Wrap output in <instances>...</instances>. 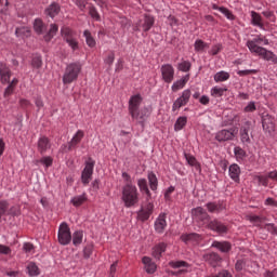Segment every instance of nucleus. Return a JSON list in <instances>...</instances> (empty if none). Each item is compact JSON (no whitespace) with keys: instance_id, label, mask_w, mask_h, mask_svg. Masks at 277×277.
Listing matches in <instances>:
<instances>
[{"instance_id":"nucleus-1","label":"nucleus","mask_w":277,"mask_h":277,"mask_svg":"<svg viewBox=\"0 0 277 277\" xmlns=\"http://www.w3.org/2000/svg\"><path fill=\"white\" fill-rule=\"evenodd\" d=\"M140 105H142V95H132L129 100L128 111L132 120L144 129L148 118H150V114H153V107L144 106L140 108Z\"/></svg>"},{"instance_id":"nucleus-2","label":"nucleus","mask_w":277,"mask_h":277,"mask_svg":"<svg viewBox=\"0 0 277 277\" xmlns=\"http://www.w3.org/2000/svg\"><path fill=\"white\" fill-rule=\"evenodd\" d=\"M261 42L267 47V44H269V39L263 37L262 35H258L255 38L248 40L246 42V47L249 49L250 53H255V55H259L262 60L277 64L276 54L263 47H260L259 44H261Z\"/></svg>"},{"instance_id":"nucleus-3","label":"nucleus","mask_w":277,"mask_h":277,"mask_svg":"<svg viewBox=\"0 0 277 277\" xmlns=\"http://www.w3.org/2000/svg\"><path fill=\"white\" fill-rule=\"evenodd\" d=\"M121 200L127 209L135 207L140 202V192H137V186L133 184H126L122 187Z\"/></svg>"},{"instance_id":"nucleus-4","label":"nucleus","mask_w":277,"mask_h":277,"mask_svg":"<svg viewBox=\"0 0 277 277\" xmlns=\"http://www.w3.org/2000/svg\"><path fill=\"white\" fill-rule=\"evenodd\" d=\"M81 68H83V66L79 62L68 64L63 75L64 85H68L74 81H77V79H79V74L81 72Z\"/></svg>"},{"instance_id":"nucleus-5","label":"nucleus","mask_w":277,"mask_h":277,"mask_svg":"<svg viewBox=\"0 0 277 277\" xmlns=\"http://www.w3.org/2000/svg\"><path fill=\"white\" fill-rule=\"evenodd\" d=\"M57 239L61 246H68V243L72 241V234H70V227L68 226V223H61L58 227Z\"/></svg>"},{"instance_id":"nucleus-6","label":"nucleus","mask_w":277,"mask_h":277,"mask_svg":"<svg viewBox=\"0 0 277 277\" xmlns=\"http://www.w3.org/2000/svg\"><path fill=\"white\" fill-rule=\"evenodd\" d=\"M155 25V17L153 15L145 14L143 18L138 19L134 26V31H150Z\"/></svg>"},{"instance_id":"nucleus-7","label":"nucleus","mask_w":277,"mask_h":277,"mask_svg":"<svg viewBox=\"0 0 277 277\" xmlns=\"http://www.w3.org/2000/svg\"><path fill=\"white\" fill-rule=\"evenodd\" d=\"M94 174V161L91 158L85 162V167L81 173L82 185H90L92 175Z\"/></svg>"},{"instance_id":"nucleus-8","label":"nucleus","mask_w":277,"mask_h":277,"mask_svg":"<svg viewBox=\"0 0 277 277\" xmlns=\"http://www.w3.org/2000/svg\"><path fill=\"white\" fill-rule=\"evenodd\" d=\"M189 98H192V91L186 89L182 92V95L175 100L172 105V111H176V109H181V107H185L189 103Z\"/></svg>"},{"instance_id":"nucleus-9","label":"nucleus","mask_w":277,"mask_h":277,"mask_svg":"<svg viewBox=\"0 0 277 277\" xmlns=\"http://www.w3.org/2000/svg\"><path fill=\"white\" fill-rule=\"evenodd\" d=\"M154 209L155 205L147 199V202L143 205L141 210L137 212V219L141 220V222H146L150 219V215H153Z\"/></svg>"},{"instance_id":"nucleus-10","label":"nucleus","mask_w":277,"mask_h":277,"mask_svg":"<svg viewBox=\"0 0 277 277\" xmlns=\"http://www.w3.org/2000/svg\"><path fill=\"white\" fill-rule=\"evenodd\" d=\"M160 72L164 83H172L174 81V67L171 64L161 65Z\"/></svg>"},{"instance_id":"nucleus-11","label":"nucleus","mask_w":277,"mask_h":277,"mask_svg":"<svg viewBox=\"0 0 277 277\" xmlns=\"http://www.w3.org/2000/svg\"><path fill=\"white\" fill-rule=\"evenodd\" d=\"M208 228L214 233H217L219 235H225V233H228V227L217 220L210 221L208 223Z\"/></svg>"},{"instance_id":"nucleus-12","label":"nucleus","mask_w":277,"mask_h":277,"mask_svg":"<svg viewBox=\"0 0 277 277\" xmlns=\"http://www.w3.org/2000/svg\"><path fill=\"white\" fill-rule=\"evenodd\" d=\"M10 77H12V70L3 62H0V81L3 85L10 83Z\"/></svg>"},{"instance_id":"nucleus-13","label":"nucleus","mask_w":277,"mask_h":277,"mask_svg":"<svg viewBox=\"0 0 277 277\" xmlns=\"http://www.w3.org/2000/svg\"><path fill=\"white\" fill-rule=\"evenodd\" d=\"M262 127L265 133H268L269 135L273 134L274 129L276 126L274 124V117L271 115H265L262 117Z\"/></svg>"},{"instance_id":"nucleus-14","label":"nucleus","mask_w":277,"mask_h":277,"mask_svg":"<svg viewBox=\"0 0 277 277\" xmlns=\"http://www.w3.org/2000/svg\"><path fill=\"white\" fill-rule=\"evenodd\" d=\"M62 12V6H60V3L57 2H52L47 6L44 10L45 16H49L50 18H55Z\"/></svg>"},{"instance_id":"nucleus-15","label":"nucleus","mask_w":277,"mask_h":277,"mask_svg":"<svg viewBox=\"0 0 277 277\" xmlns=\"http://www.w3.org/2000/svg\"><path fill=\"white\" fill-rule=\"evenodd\" d=\"M193 215L195 220H199V222H202L203 224H207V222H209V213H207V210L202 207L195 208L193 210Z\"/></svg>"},{"instance_id":"nucleus-16","label":"nucleus","mask_w":277,"mask_h":277,"mask_svg":"<svg viewBox=\"0 0 277 277\" xmlns=\"http://www.w3.org/2000/svg\"><path fill=\"white\" fill-rule=\"evenodd\" d=\"M203 261H206V263H209V265H211L212 267H217V265L222 263V256H220V254L215 252H212V253L205 254Z\"/></svg>"},{"instance_id":"nucleus-17","label":"nucleus","mask_w":277,"mask_h":277,"mask_svg":"<svg viewBox=\"0 0 277 277\" xmlns=\"http://www.w3.org/2000/svg\"><path fill=\"white\" fill-rule=\"evenodd\" d=\"M181 239L184 243H200V241H202V236L197 233L184 234L181 236Z\"/></svg>"},{"instance_id":"nucleus-18","label":"nucleus","mask_w":277,"mask_h":277,"mask_svg":"<svg viewBox=\"0 0 277 277\" xmlns=\"http://www.w3.org/2000/svg\"><path fill=\"white\" fill-rule=\"evenodd\" d=\"M168 226V222L166 221V214H160L158 219L155 222V230L159 235L163 234V230H166Z\"/></svg>"},{"instance_id":"nucleus-19","label":"nucleus","mask_w":277,"mask_h":277,"mask_svg":"<svg viewBox=\"0 0 277 277\" xmlns=\"http://www.w3.org/2000/svg\"><path fill=\"white\" fill-rule=\"evenodd\" d=\"M237 129L221 130L215 140H233L237 135Z\"/></svg>"},{"instance_id":"nucleus-20","label":"nucleus","mask_w":277,"mask_h":277,"mask_svg":"<svg viewBox=\"0 0 277 277\" xmlns=\"http://www.w3.org/2000/svg\"><path fill=\"white\" fill-rule=\"evenodd\" d=\"M251 25L259 27L265 31V25H263V17L256 11H251Z\"/></svg>"},{"instance_id":"nucleus-21","label":"nucleus","mask_w":277,"mask_h":277,"mask_svg":"<svg viewBox=\"0 0 277 277\" xmlns=\"http://www.w3.org/2000/svg\"><path fill=\"white\" fill-rule=\"evenodd\" d=\"M188 81H189V74L183 76L181 79L173 82L171 87L172 92H179V90H183V88L187 85Z\"/></svg>"},{"instance_id":"nucleus-22","label":"nucleus","mask_w":277,"mask_h":277,"mask_svg":"<svg viewBox=\"0 0 277 277\" xmlns=\"http://www.w3.org/2000/svg\"><path fill=\"white\" fill-rule=\"evenodd\" d=\"M209 213H220L226 209V205L224 202L219 201V202H208L206 205Z\"/></svg>"},{"instance_id":"nucleus-23","label":"nucleus","mask_w":277,"mask_h":277,"mask_svg":"<svg viewBox=\"0 0 277 277\" xmlns=\"http://www.w3.org/2000/svg\"><path fill=\"white\" fill-rule=\"evenodd\" d=\"M61 36L64 42H68L69 40H74L75 38H77V32L70 29V27H63L61 28Z\"/></svg>"},{"instance_id":"nucleus-24","label":"nucleus","mask_w":277,"mask_h":277,"mask_svg":"<svg viewBox=\"0 0 277 277\" xmlns=\"http://www.w3.org/2000/svg\"><path fill=\"white\" fill-rule=\"evenodd\" d=\"M229 176L232 181H235V183H239V176L241 174V168H239V164L234 163L228 169Z\"/></svg>"},{"instance_id":"nucleus-25","label":"nucleus","mask_w":277,"mask_h":277,"mask_svg":"<svg viewBox=\"0 0 277 277\" xmlns=\"http://www.w3.org/2000/svg\"><path fill=\"white\" fill-rule=\"evenodd\" d=\"M142 263L145 265V272H147V274H155L157 271V264H155L150 258L144 256Z\"/></svg>"},{"instance_id":"nucleus-26","label":"nucleus","mask_w":277,"mask_h":277,"mask_svg":"<svg viewBox=\"0 0 277 277\" xmlns=\"http://www.w3.org/2000/svg\"><path fill=\"white\" fill-rule=\"evenodd\" d=\"M16 85H18V79L13 78L12 81H10L9 78L8 87L4 89L3 92L4 98H8V96H12V94H14V88H16Z\"/></svg>"},{"instance_id":"nucleus-27","label":"nucleus","mask_w":277,"mask_h":277,"mask_svg":"<svg viewBox=\"0 0 277 277\" xmlns=\"http://www.w3.org/2000/svg\"><path fill=\"white\" fill-rule=\"evenodd\" d=\"M252 133V128L250 121H246L240 128V138L250 140V134Z\"/></svg>"},{"instance_id":"nucleus-28","label":"nucleus","mask_w":277,"mask_h":277,"mask_svg":"<svg viewBox=\"0 0 277 277\" xmlns=\"http://www.w3.org/2000/svg\"><path fill=\"white\" fill-rule=\"evenodd\" d=\"M212 10H217L219 12H221V14H224L227 21H235V15L226 6H219L217 4L213 3Z\"/></svg>"},{"instance_id":"nucleus-29","label":"nucleus","mask_w":277,"mask_h":277,"mask_svg":"<svg viewBox=\"0 0 277 277\" xmlns=\"http://www.w3.org/2000/svg\"><path fill=\"white\" fill-rule=\"evenodd\" d=\"M57 31H60V27L57 26V24H51L50 29L43 37L45 42H51V40H53V38L57 36Z\"/></svg>"},{"instance_id":"nucleus-30","label":"nucleus","mask_w":277,"mask_h":277,"mask_svg":"<svg viewBox=\"0 0 277 277\" xmlns=\"http://www.w3.org/2000/svg\"><path fill=\"white\" fill-rule=\"evenodd\" d=\"M212 248H216L221 252H230V249L233 248L228 241H214L212 243Z\"/></svg>"},{"instance_id":"nucleus-31","label":"nucleus","mask_w":277,"mask_h":277,"mask_svg":"<svg viewBox=\"0 0 277 277\" xmlns=\"http://www.w3.org/2000/svg\"><path fill=\"white\" fill-rule=\"evenodd\" d=\"M137 185H138L140 192H142V194H146L147 198H150L151 194H150V189H148V182L146 181V179H140L137 181Z\"/></svg>"},{"instance_id":"nucleus-32","label":"nucleus","mask_w":277,"mask_h":277,"mask_svg":"<svg viewBox=\"0 0 277 277\" xmlns=\"http://www.w3.org/2000/svg\"><path fill=\"white\" fill-rule=\"evenodd\" d=\"M196 53H205L209 49V43L205 42L202 39H197L194 43Z\"/></svg>"},{"instance_id":"nucleus-33","label":"nucleus","mask_w":277,"mask_h":277,"mask_svg":"<svg viewBox=\"0 0 277 277\" xmlns=\"http://www.w3.org/2000/svg\"><path fill=\"white\" fill-rule=\"evenodd\" d=\"M229 79H230V74H228V71L221 70L214 75L215 83H222L224 81H228Z\"/></svg>"},{"instance_id":"nucleus-34","label":"nucleus","mask_w":277,"mask_h":277,"mask_svg":"<svg viewBox=\"0 0 277 277\" xmlns=\"http://www.w3.org/2000/svg\"><path fill=\"white\" fill-rule=\"evenodd\" d=\"M34 29H35L36 34H38L40 36L42 34H44V31H47V25H44L42 19L37 18V19H35V23H34Z\"/></svg>"},{"instance_id":"nucleus-35","label":"nucleus","mask_w":277,"mask_h":277,"mask_svg":"<svg viewBox=\"0 0 277 277\" xmlns=\"http://www.w3.org/2000/svg\"><path fill=\"white\" fill-rule=\"evenodd\" d=\"M147 179L149 181V187L151 192H157V187L159 185V182L157 180V175L154 172H149L147 175Z\"/></svg>"},{"instance_id":"nucleus-36","label":"nucleus","mask_w":277,"mask_h":277,"mask_svg":"<svg viewBox=\"0 0 277 277\" xmlns=\"http://www.w3.org/2000/svg\"><path fill=\"white\" fill-rule=\"evenodd\" d=\"M167 245L164 242H160L153 249V256L155 259H161V253L166 252Z\"/></svg>"},{"instance_id":"nucleus-37","label":"nucleus","mask_w":277,"mask_h":277,"mask_svg":"<svg viewBox=\"0 0 277 277\" xmlns=\"http://www.w3.org/2000/svg\"><path fill=\"white\" fill-rule=\"evenodd\" d=\"M187 126V117L182 116L179 117L174 123V131H183L185 127Z\"/></svg>"},{"instance_id":"nucleus-38","label":"nucleus","mask_w":277,"mask_h":277,"mask_svg":"<svg viewBox=\"0 0 277 277\" xmlns=\"http://www.w3.org/2000/svg\"><path fill=\"white\" fill-rule=\"evenodd\" d=\"M224 92H228V89L222 87H213L210 91V94L214 98H220L221 96H224Z\"/></svg>"},{"instance_id":"nucleus-39","label":"nucleus","mask_w":277,"mask_h":277,"mask_svg":"<svg viewBox=\"0 0 277 277\" xmlns=\"http://www.w3.org/2000/svg\"><path fill=\"white\" fill-rule=\"evenodd\" d=\"M83 37L85 38V42L90 49H94V47H96V40H94V37H92V32H90V30H84Z\"/></svg>"},{"instance_id":"nucleus-40","label":"nucleus","mask_w":277,"mask_h":277,"mask_svg":"<svg viewBox=\"0 0 277 277\" xmlns=\"http://www.w3.org/2000/svg\"><path fill=\"white\" fill-rule=\"evenodd\" d=\"M49 148H51V143H49V140H39L38 150L41 155H44L45 150H49Z\"/></svg>"},{"instance_id":"nucleus-41","label":"nucleus","mask_w":277,"mask_h":277,"mask_svg":"<svg viewBox=\"0 0 277 277\" xmlns=\"http://www.w3.org/2000/svg\"><path fill=\"white\" fill-rule=\"evenodd\" d=\"M85 200H88V196L85 194H82L71 198V205H74V207H81V205H83Z\"/></svg>"},{"instance_id":"nucleus-42","label":"nucleus","mask_w":277,"mask_h":277,"mask_svg":"<svg viewBox=\"0 0 277 277\" xmlns=\"http://www.w3.org/2000/svg\"><path fill=\"white\" fill-rule=\"evenodd\" d=\"M83 242V232L77 230L72 234V243L74 246H81Z\"/></svg>"},{"instance_id":"nucleus-43","label":"nucleus","mask_w":277,"mask_h":277,"mask_svg":"<svg viewBox=\"0 0 277 277\" xmlns=\"http://www.w3.org/2000/svg\"><path fill=\"white\" fill-rule=\"evenodd\" d=\"M29 276H40V268H38V265L36 263L30 262L27 266Z\"/></svg>"},{"instance_id":"nucleus-44","label":"nucleus","mask_w":277,"mask_h":277,"mask_svg":"<svg viewBox=\"0 0 277 277\" xmlns=\"http://www.w3.org/2000/svg\"><path fill=\"white\" fill-rule=\"evenodd\" d=\"M177 70H181V72H189V70H192V63L189 61L179 63Z\"/></svg>"},{"instance_id":"nucleus-45","label":"nucleus","mask_w":277,"mask_h":277,"mask_svg":"<svg viewBox=\"0 0 277 277\" xmlns=\"http://www.w3.org/2000/svg\"><path fill=\"white\" fill-rule=\"evenodd\" d=\"M234 155L237 161H243V159H246V150H243L241 147H235Z\"/></svg>"},{"instance_id":"nucleus-46","label":"nucleus","mask_w":277,"mask_h":277,"mask_svg":"<svg viewBox=\"0 0 277 277\" xmlns=\"http://www.w3.org/2000/svg\"><path fill=\"white\" fill-rule=\"evenodd\" d=\"M35 163H36V166H38L39 163H42L43 166H45V168H51V166H53V158L43 157L39 160H36Z\"/></svg>"},{"instance_id":"nucleus-47","label":"nucleus","mask_w":277,"mask_h":277,"mask_svg":"<svg viewBox=\"0 0 277 277\" xmlns=\"http://www.w3.org/2000/svg\"><path fill=\"white\" fill-rule=\"evenodd\" d=\"M31 66L32 68H42V56L36 55L31 60Z\"/></svg>"},{"instance_id":"nucleus-48","label":"nucleus","mask_w":277,"mask_h":277,"mask_svg":"<svg viewBox=\"0 0 277 277\" xmlns=\"http://www.w3.org/2000/svg\"><path fill=\"white\" fill-rule=\"evenodd\" d=\"M248 220L249 222H251V224H255V226H259L260 224H262V222H264L265 217L259 215H249Z\"/></svg>"},{"instance_id":"nucleus-49","label":"nucleus","mask_w":277,"mask_h":277,"mask_svg":"<svg viewBox=\"0 0 277 277\" xmlns=\"http://www.w3.org/2000/svg\"><path fill=\"white\" fill-rule=\"evenodd\" d=\"M256 179L260 185H263V187H267V185H269V173L266 175H258Z\"/></svg>"},{"instance_id":"nucleus-50","label":"nucleus","mask_w":277,"mask_h":277,"mask_svg":"<svg viewBox=\"0 0 277 277\" xmlns=\"http://www.w3.org/2000/svg\"><path fill=\"white\" fill-rule=\"evenodd\" d=\"M89 14L91 17L94 18V21H101V14H98L96 6L94 5L89 6Z\"/></svg>"},{"instance_id":"nucleus-51","label":"nucleus","mask_w":277,"mask_h":277,"mask_svg":"<svg viewBox=\"0 0 277 277\" xmlns=\"http://www.w3.org/2000/svg\"><path fill=\"white\" fill-rule=\"evenodd\" d=\"M256 72H259L258 69H243V70H238L237 75L239 77H248L250 75H256Z\"/></svg>"},{"instance_id":"nucleus-52","label":"nucleus","mask_w":277,"mask_h":277,"mask_svg":"<svg viewBox=\"0 0 277 277\" xmlns=\"http://www.w3.org/2000/svg\"><path fill=\"white\" fill-rule=\"evenodd\" d=\"M26 34H29V29H27V27H18L15 29V36L17 38H25Z\"/></svg>"},{"instance_id":"nucleus-53","label":"nucleus","mask_w":277,"mask_h":277,"mask_svg":"<svg viewBox=\"0 0 277 277\" xmlns=\"http://www.w3.org/2000/svg\"><path fill=\"white\" fill-rule=\"evenodd\" d=\"M116 60V53H114V51H111L107 57L104 60V64H106L107 66H114V62Z\"/></svg>"},{"instance_id":"nucleus-54","label":"nucleus","mask_w":277,"mask_h":277,"mask_svg":"<svg viewBox=\"0 0 277 277\" xmlns=\"http://www.w3.org/2000/svg\"><path fill=\"white\" fill-rule=\"evenodd\" d=\"M65 42L68 44V47H70L72 51H79V41L77 40V37Z\"/></svg>"},{"instance_id":"nucleus-55","label":"nucleus","mask_w":277,"mask_h":277,"mask_svg":"<svg viewBox=\"0 0 277 277\" xmlns=\"http://www.w3.org/2000/svg\"><path fill=\"white\" fill-rule=\"evenodd\" d=\"M174 186H170L166 192H164V200L166 202H172V194H174Z\"/></svg>"},{"instance_id":"nucleus-56","label":"nucleus","mask_w":277,"mask_h":277,"mask_svg":"<svg viewBox=\"0 0 277 277\" xmlns=\"http://www.w3.org/2000/svg\"><path fill=\"white\" fill-rule=\"evenodd\" d=\"M265 230L271 233V235H276L277 236V226L273 223H266L264 225Z\"/></svg>"},{"instance_id":"nucleus-57","label":"nucleus","mask_w":277,"mask_h":277,"mask_svg":"<svg viewBox=\"0 0 277 277\" xmlns=\"http://www.w3.org/2000/svg\"><path fill=\"white\" fill-rule=\"evenodd\" d=\"M75 5L81 11H85V6L88 5V0H75Z\"/></svg>"},{"instance_id":"nucleus-58","label":"nucleus","mask_w":277,"mask_h":277,"mask_svg":"<svg viewBox=\"0 0 277 277\" xmlns=\"http://www.w3.org/2000/svg\"><path fill=\"white\" fill-rule=\"evenodd\" d=\"M9 207H10V203H8V201L0 200V213L2 215H5V213H8Z\"/></svg>"},{"instance_id":"nucleus-59","label":"nucleus","mask_w":277,"mask_h":277,"mask_svg":"<svg viewBox=\"0 0 277 277\" xmlns=\"http://www.w3.org/2000/svg\"><path fill=\"white\" fill-rule=\"evenodd\" d=\"M8 5H10V1L0 0V14H5V12H8Z\"/></svg>"},{"instance_id":"nucleus-60","label":"nucleus","mask_w":277,"mask_h":277,"mask_svg":"<svg viewBox=\"0 0 277 277\" xmlns=\"http://www.w3.org/2000/svg\"><path fill=\"white\" fill-rule=\"evenodd\" d=\"M185 159L189 166H198V160H196V157L185 154Z\"/></svg>"},{"instance_id":"nucleus-61","label":"nucleus","mask_w":277,"mask_h":277,"mask_svg":"<svg viewBox=\"0 0 277 277\" xmlns=\"http://www.w3.org/2000/svg\"><path fill=\"white\" fill-rule=\"evenodd\" d=\"M220 51H222V44L217 43L211 48V50L209 51V54L217 55V53H220Z\"/></svg>"},{"instance_id":"nucleus-62","label":"nucleus","mask_w":277,"mask_h":277,"mask_svg":"<svg viewBox=\"0 0 277 277\" xmlns=\"http://www.w3.org/2000/svg\"><path fill=\"white\" fill-rule=\"evenodd\" d=\"M245 111L247 114L256 111V104L254 102H249L248 105L245 107Z\"/></svg>"},{"instance_id":"nucleus-63","label":"nucleus","mask_w":277,"mask_h":277,"mask_svg":"<svg viewBox=\"0 0 277 277\" xmlns=\"http://www.w3.org/2000/svg\"><path fill=\"white\" fill-rule=\"evenodd\" d=\"M170 265L173 268L187 267V262H185V261L170 262Z\"/></svg>"},{"instance_id":"nucleus-64","label":"nucleus","mask_w":277,"mask_h":277,"mask_svg":"<svg viewBox=\"0 0 277 277\" xmlns=\"http://www.w3.org/2000/svg\"><path fill=\"white\" fill-rule=\"evenodd\" d=\"M0 254H4V255L12 254V249L8 246L0 245Z\"/></svg>"}]
</instances>
